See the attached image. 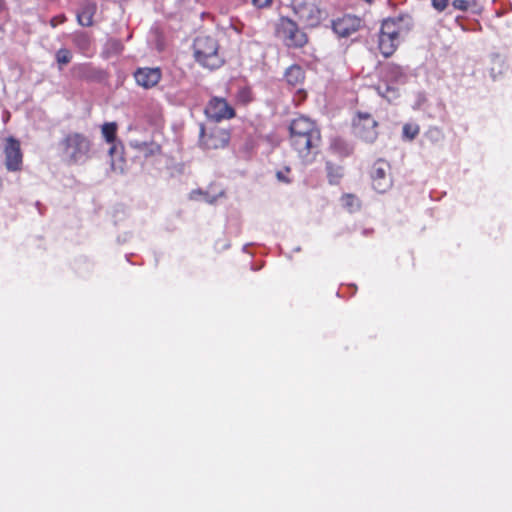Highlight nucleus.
<instances>
[{
    "mask_svg": "<svg viewBox=\"0 0 512 512\" xmlns=\"http://www.w3.org/2000/svg\"><path fill=\"white\" fill-rule=\"evenodd\" d=\"M321 130L305 116L294 118L289 125V145L303 163H312L320 152Z\"/></svg>",
    "mask_w": 512,
    "mask_h": 512,
    "instance_id": "1",
    "label": "nucleus"
},
{
    "mask_svg": "<svg viewBox=\"0 0 512 512\" xmlns=\"http://www.w3.org/2000/svg\"><path fill=\"white\" fill-rule=\"evenodd\" d=\"M93 143L81 132H68L57 143V153L65 164L82 165L92 157Z\"/></svg>",
    "mask_w": 512,
    "mask_h": 512,
    "instance_id": "2",
    "label": "nucleus"
},
{
    "mask_svg": "<svg viewBox=\"0 0 512 512\" xmlns=\"http://www.w3.org/2000/svg\"><path fill=\"white\" fill-rule=\"evenodd\" d=\"M411 19L407 16L389 18L382 22L378 48L384 57H390L411 30Z\"/></svg>",
    "mask_w": 512,
    "mask_h": 512,
    "instance_id": "3",
    "label": "nucleus"
},
{
    "mask_svg": "<svg viewBox=\"0 0 512 512\" xmlns=\"http://www.w3.org/2000/svg\"><path fill=\"white\" fill-rule=\"evenodd\" d=\"M194 57L201 66L214 70L224 64L217 40L211 36L196 37L193 44Z\"/></svg>",
    "mask_w": 512,
    "mask_h": 512,
    "instance_id": "4",
    "label": "nucleus"
},
{
    "mask_svg": "<svg viewBox=\"0 0 512 512\" xmlns=\"http://www.w3.org/2000/svg\"><path fill=\"white\" fill-rule=\"evenodd\" d=\"M276 36L288 48H302L308 42L307 34L302 31L296 22L288 17H282L276 25Z\"/></svg>",
    "mask_w": 512,
    "mask_h": 512,
    "instance_id": "5",
    "label": "nucleus"
},
{
    "mask_svg": "<svg viewBox=\"0 0 512 512\" xmlns=\"http://www.w3.org/2000/svg\"><path fill=\"white\" fill-rule=\"evenodd\" d=\"M230 133L228 130L214 126L206 130L204 124H200L199 145L204 150L223 149L229 144Z\"/></svg>",
    "mask_w": 512,
    "mask_h": 512,
    "instance_id": "6",
    "label": "nucleus"
},
{
    "mask_svg": "<svg viewBox=\"0 0 512 512\" xmlns=\"http://www.w3.org/2000/svg\"><path fill=\"white\" fill-rule=\"evenodd\" d=\"M292 9L298 19L308 27H316L322 20L317 0H293Z\"/></svg>",
    "mask_w": 512,
    "mask_h": 512,
    "instance_id": "7",
    "label": "nucleus"
},
{
    "mask_svg": "<svg viewBox=\"0 0 512 512\" xmlns=\"http://www.w3.org/2000/svg\"><path fill=\"white\" fill-rule=\"evenodd\" d=\"M371 182L374 190L378 193H385L391 189L393 185L390 164L383 160L378 159L370 170Z\"/></svg>",
    "mask_w": 512,
    "mask_h": 512,
    "instance_id": "8",
    "label": "nucleus"
},
{
    "mask_svg": "<svg viewBox=\"0 0 512 512\" xmlns=\"http://www.w3.org/2000/svg\"><path fill=\"white\" fill-rule=\"evenodd\" d=\"M377 121L367 113H359L354 122V132L357 137L367 143H373L378 137Z\"/></svg>",
    "mask_w": 512,
    "mask_h": 512,
    "instance_id": "9",
    "label": "nucleus"
},
{
    "mask_svg": "<svg viewBox=\"0 0 512 512\" xmlns=\"http://www.w3.org/2000/svg\"><path fill=\"white\" fill-rule=\"evenodd\" d=\"M204 112L209 119L216 122L232 119L236 115L234 108L224 98L220 97H212Z\"/></svg>",
    "mask_w": 512,
    "mask_h": 512,
    "instance_id": "10",
    "label": "nucleus"
},
{
    "mask_svg": "<svg viewBox=\"0 0 512 512\" xmlns=\"http://www.w3.org/2000/svg\"><path fill=\"white\" fill-rule=\"evenodd\" d=\"M5 166L8 171L16 172L22 169L23 154L20 141L10 136L4 145Z\"/></svg>",
    "mask_w": 512,
    "mask_h": 512,
    "instance_id": "11",
    "label": "nucleus"
},
{
    "mask_svg": "<svg viewBox=\"0 0 512 512\" xmlns=\"http://www.w3.org/2000/svg\"><path fill=\"white\" fill-rule=\"evenodd\" d=\"M361 19L354 15H343L332 22L333 31L340 37H348L359 30Z\"/></svg>",
    "mask_w": 512,
    "mask_h": 512,
    "instance_id": "12",
    "label": "nucleus"
},
{
    "mask_svg": "<svg viewBox=\"0 0 512 512\" xmlns=\"http://www.w3.org/2000/svg\"><path fill=\"white\" fill-rule=\"evenodd\" d=\"M162 77L161 70L159 68L143 67L138 68L134 72V78L139 86L145 89H150L156 86Z\"/></svg>",
    "mask_w": 512,
    "mask_h": 512,
    "instance_id": "13",
    "label": "nucleus"
},
{
    "mask_svg": "<svg viewBox=\"0 0 512 512\" xmlns=\"http://www.w3.org/2000/svg\"><path fill=\"white\" fill-rule=\"evenodd\" d=\"M97 12V4L90 0H85L76 13L77 23L82 27H91L94 25V16Z\"/></svg>",
    "mask_w": 512,
    "mask_h": 512,
    "instance_id": "14",
    "label": "nucleus"
},
{
    "mask_svg": "<svg viewBox=\"0 0 512 512\" xmlns=\"http://www.w3.org/2000/svg\"><path fill=\"white\" fill-rule=\"evenodd\" d=\"M74 47L84 56L90 57L93 54L92 38L87 32L77 31L72 34Z\"/></svg>",
    "mask_w": 512,
    "mask_h": 512,
    "instance_id": "15",
    "label": "nucleus"
},
{
    "mask_svg": "<svg viewBox=\"0 0 512 512\" xmlns=\"http://www.w3.org/2000/svg\"><path fill=\"white\" fill-rule=\"evenodd\" d=\"M285 80L291 87L299 88L305 80V72L299 65H291L285 72Z\"/></svg>",
    "mask_w": 512,
    "mask_h": 512,
    "instance_id": "16",
    "label": "nucleus"
},
{
    "mask_svg": "<svg viewBox=\"0 0 512 512\" xmlns=\"http://www.w3.org/2000/svg\"><path fill=\"white\" fill-rule=\"evenodd\" d=\"M385 77L392 82H402L406 78L404 69L395 63H388L384 67Z\"/></svg>",
    "mask_w": 512,
    "mask_h": 512,
    "instance_id": "17",
    "label": "nucleus"
},
{
    "mask_svg": "<svg viewBox=\"0 0 512 512\" xmlns=\"http://www.w3.org/2000/svg\"><path fill=\"white\" fill-rule=\"evenodd\" d=\"M328 181L332 185L339 184L341 178L344 175L343 167L336 165L332 162L326 163Z\"/></svg>",
    "mask_w": 512,
    "mask_h": 512,
    "instance_id": "18",
    "label": "nucleus"
},
{
    "mask_svg": "<svg viewBox=\"0 0 512 512\" xmlns=\"http://www.w3.org/2000/svg\"><path fill=\"white\" fill-rule=\"evenodd\" d=\"M342 205L350 213L358 211L361 208V202L359 198L351 193L344 194L341 197Z\"/></svg>",
    "mask_w": 512,
    "mask_h": 512,
    "instance_id": "19",
    "label": "nucleus"
},
{
    "mask_svg": "<svg viewBox=\"0 0 512 512\" xmlns=\"http://www.w3.org/2000/svg\"><path fill=\"white\" fill-rule=\"evenodd\" d=\"M117 128L115 122H107L102 125L101 132L107 143H114L117 136Z\"/></svg>",
    "mask_w": 512,
    "mask_h": 512,
    "instance_id": "20",
    "label": "nucleus"
},
{
    "mask_svg": "<svg viewBox=\"0 0 512 512\" xmlns=\"http://www.w3.org/2000/svg\"><path fill=\"white\" fill-rule=\"evenodd\" d=\"M72 58V52L67 48H60L57 50L55 54V60L58 64L59 69H62L63 66L69 64L72 61Z\"/></svg>",
    "mask_w": 512,
    "mask_h": 512,
    "instance_id": "21",
    "label": "nucleus"
},
{
    "mask_svg": "<svg viewBox=\"0 0 512 512\" xmlns=\"http://www.w3.org/2000/svg\"><path fill=\"white\" fill-rule=\"evenodd\" d=\"M237 102L242 105H247L253 101V93L249 87L241 88L236 95Z\"/></svg>",
    "mask_w": 512,
    "mask_h": 512,
    "instance_id": "22",
    "label": "nucleus"
},
{
    "mask_svg": "<svg viewBox=\"0 0 512 512\" xmlns=\"http://www.w3.org/2000/svg\"><path fill=\"white\" fill-rule=\"evenodd\" d=\"M403 136L408 140H413L420 132V128L416 124L406 123L402 129Z\"/></svg>",
    "mask_w": 512,
    "mask_h": 512,
    "instance_id": "23",
    "label": "nucleus"
},
{
    "mask_svg": "<svg viewBox=\"0 0 512 512\" xmlns=\"http://www.w3.org/2000/svg\"><path fill=\"white\" fill-rule=\"evenodd\" d=\"M276 178L281 183L290 184L292 182L291 168L288 166H285L283 169L278 170L276 172Z\"/></svg>",
    "mask_w": 512,
    "mask_h": 512,
    "instance_id": "24",
    "label": "nucleus"
},
{
    "mask_svg": "<svg viewBox=\"0 0 512 512\" xmlns=\"http://www.w3.org/2000/svg\"><path fill=\"white\" fill-rule=\"evenodd\" d=\"M475 2H471L469 0H453L452 1V7L455 9V10H459V11H462V12H466L469 10V8L474 5Z\"/></svg>",
    "mask_w": 512,
    "mask_h": 512,
    "instance_id": "25",
    "label": "nucleus"
},
{
    "mask_svg": "<svg viewBox=\"0 0 512 512\" xmlns=\"http://www.w3.org/2000/svg\"><path fill=\"white\" fill-rule=\"evenodd\" d=\"M142 149L145 156L158 154L161 150L160 146L156 144H144Z\"/></svg>",
    "mask_w": 512,
    "mask_h": 512,
    "instance_id": "26",
    "label": "nucleus"
},
{
    "mask_svg": "<svg viewBox=\"0 0 512 512\" xmlns=\"http://www.w3.org/2000/svg\"><path fill=\"white\" fill-rule=\"evenodd\" d=\"M449 4V0H431L432 7L438 11L443 12Z\"/></svg>",
    "mask_w": 512,
    "mask_h": 512,
    "instance_id": "27",
    "label": "nucleus"
},
{
    "mask_svg": "<svg viewBox=\"0 0 512 512\" xmlns=\"http://www.w3.org/2000/svg\"><path fill=\"white\" fill-rule=\"evenodd\" d=\"M67 21L65 14H59L50 19V26L56 28L58 25L63 24Z\"/></svg>",
    "mask_w": 512,
    "mask_h": 512,
    "instance_id": "28",
    "label": "nucleus"
},
{
    "mask_svg": "<svg viewBox=\"0 0 512 512\" xmlns=\"http://www.w3.org/2000/svg\"><path fill=\"white\" fill-rule=\"evenodd\" d=\"M272 3V0H252V4L257 8H266L269 7Z\"/></svg>",
    "mask_w": 512,
    "mask_h": 512,
    "instance_id": "29",
    "label": "nucleus"
},
{
    "mask_svg": "<svg viewBox=\"0 0 512 512\" xmlns=\"http://www.w3.org/2000/svg\"><path fill=\"white\" fill-rule=\"evenodd\" d=\"M339 140H334L333 143H332V148L333 149H336V146L338 144Z\"/></svg>",
    "mask_w": 512,
    "mask_h": 512,
    "instance_id": "30",
    "label": "nucleus"
},
{
    "mask_svg": "<svg viewBox=\"0 0 512 512\" xmlns=\"http://www.w3.org/2000/svg\"><path fill=\"white\" fill-rule=\"evenodd\" d=\"M4 8V0H0V12L3 10Z\"/></svg>",
    "mask_w": 512,
    "mask_h": 512,
    "instance_id": "31",
    "label": "nucleus"
},
{
    "mask_svg": "<svg viewBox=\"0 0 512 512\" xmlns=\"http://www.w3.org/2000/svg\"><path fill=\"white\" fill-rule=\"evenodd\" d=\"M114 152V147L110 149V153L112 154Z\"/></svg>",
    "mask_w": 512,
    "mask_h": 512,
    "instance_id": "32",
    "label": "nucleus"
}]
</instances>
